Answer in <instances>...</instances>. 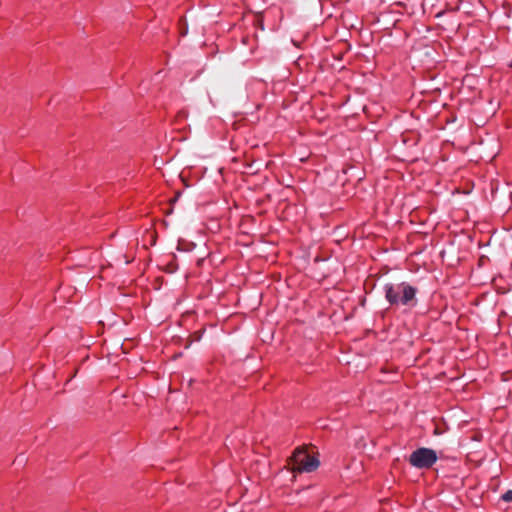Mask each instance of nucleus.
Wrapping results in <instances>:
<instances>
[{
    "label": "nucleus",
    "instance_id": "obj_1",
    "mask_svg": "<svg viewBox=\"0 0 512 512\" xmlns=\"http://www.w3.org/2000/svg\"><path fill=\"white\" fill-rule=\"evenodd\" d=\"M385 297L391 305H414L416 290L409 284H387L384 288Z\"/></svg>",
    "mask_w": 512,
    "mask_h": 512
},
{
    "label": "nucleus",
    "instance_id": "obj_2",
    "mask_svg": "<svg viewBox=\"0 0 512 512\" xmlns=\"http://www.w3.org/2000/svg\"><path fill=\"white\" fill-rule=\"evenodd\" d=\"M291 471L296 473L312 472L319 466V460L307 449L298 448L290 458Z\"/></svg>",
    "mask_w": 512,
    "mask_h": 512
},
{
    "label": "nucleus",
    "instance_id": "obj_3",
    "mask_svg": "<svg viewBox=\"0 0 512 512\" xmlns=\"http://www.w3.org/2000/svg\"><path fill=\"white\" fill-rule=\"evenodd\" d=\"M436 461V452L429 448H418L409 457L410 464L418 469L430 468Z\"/></svg>",
    "mask_w": 512,
    "mask_h": 512
},
{
    "label": "nucleus",
    "instance_id": "obj_4",
    "mask_svg": "<svg viewBox=\"0 0 512 512\" xmlns=\"http://www.w3.org/2000/svg\"><path fill=\"white\" fill-rule=\"evenodd\" d=\"M503 500L505 501H512V491L509 490L503 495Z\"/></svg>",
    "mask_w": 512,
    "mask_h": 512
}]
</instances>
